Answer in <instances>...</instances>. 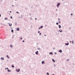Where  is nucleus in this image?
<instances>
[{
    "mask_svg": "<svg viewBox=\"0 0 75 75\" xmlns=\"http://www.w3.org/2000/svg\"><path fill=\"white\" fill-rule=\"evenodd\" d=\"M16 71H17V72H20V69H16Z\"/></svg>",
    "mask_w": 75,
    "mask_h": 75,
    "instance_id": "f257e3e1",
    "label": "nucleus"
},
{
    "mask_svg": "<svg viewBox=\"0 0 75 75\" xmlns=\"http://www.w3.org/2000/svg\"><path fill=\"white\" fill-rule=\"evenodd\" d=\"M42 64H45V62H44V61H42Z\"/></svg>",
    "mask_w": 75,
    "mask_h": 75,
    "instance_id": "f03ea898",
    "label": "nucleus"
},
{
    "mask_svg": "<svg viewBox=\"0 0 75 75\" xmlns=\"http://www.w3.org/2000/svg\"><path fill=\"white\" fill-rule=\"evenodd\" d=\"M9 25H10V27H11V25H12V24H11V25L10 24V23H8Z\"/></svg>",
    "mask_w": 75,
    "mask_h": 75,
    "instance_id": "7ed1b4c3",
    "label": "nucleus"
},
{
    "mask_svg": "<svg viewBox=\"0 0 75 75\" xmlns=\"http://www.w3.org/2000/svg\"><path fill=\"white\" fill-rule=\"evenodd\" d=\"M59 5H60V3H58V4L57 5V7H59Z\"/></svg>",
    "mask_w": 75,
    "mask_h": 75,
    "instance_id": "20e7f679",
    "label": "nucleus"
},
{
    "mask_svg": "<svg viewBox=\"0 0 75 75\" xmlns=\"http://www.w3.org/2000/svg\"><path fill=\"white\" fill-rule=\"evenodd\" d=\"M65 44L66 45H69V43H65Z\"/></svg>",
    "mask_w": 75,
    "mask_h": 75,
    "instance_id": "39448f33",
    "label": "nucleus"
},
{
    "mask_svg": "<svg viewBox=\"0 0 75 75\" xmlns=\"http://www.w3.org/2000/svg\"><path fill=\"white\" fill-rule=\"evenodd\" d=\"M59 52H60V53H61V52H62V50H60L59 51Z\"/></svg>",
    "mask_w": 75,
    "mask_h": 75,
    "instance_id": "423d86ee",
    "label": "nucleus"
},
{
    "mask_svg": "<svg viewBox=\"0 0 75 75\" xmlns=\"http://www.w3.org/2000/svg\"><path fill=\"white\" fill-rule=\"evenodd\" d=\"M17 30V31H19V30H20V29H19V28H17V29H16Z\"/></svg>",
    "mask_w": 75,
    "mask_h": 75,
    "instance_id": "0eeeda50",
    "label": "nucleus"
},
{
    "mask_svg": "<svg viewBox=\"0 0 75 75\" xmlns=\"http://www.w3.org/2000/svg\"><path fill=\"white\" fill-rule=\"evenodd\" d=\"M42 27H43L42 26L41 27H40L39 28V29H40V28H42Z\"/></svg>",
    "mask_w": 75,
    "mask_h": 75,
    "instance_id": "6e6552de",
    "label": "nucleus"
},
{
    "mask_svg": "<svg viewBox=\"0 0 75 75\" xmlns=\"http://www.w3.org/2000/svg\"><path fill=\"white\" fill-rule=\"evenodd\" d=\"M38 51H37L35 52L36 54H38Z\"/></svg>",
    "mask_w": 75,
    "mask_h": 75,
    "instance_id": "1a4fd4ad",
    "label": "nucleus"
},
{
    "mask_svg": "<svg viewBox=\"0 0 75 75\" xmlns=\"http://www.w3.org/2000/svg\"><path fill=\"white\" fill-rule=\"evenodd\" d=\"M49 54H51V55H52V54H53V53H52V52H50Z\"/></svg>",
    "mask_w": 75,
    "mask_h": 75,
    "instance_id": "9d476101",
    "label": "nucleus"
},
{
    "mask_svg": "<svg viewBox=\"0 0 75 75\" xmlns=\"http://www.w3.org/2000/svg\"><path fill=\"white\" fill-rule=\"evenodd\" d=\"M1 59H2V60H4V58H3V57H1Z\"/></svg>",
    "mask_w": 75,
    "mask_h": 75,
    "instance_id": "9b49d317",
    "label": "nucleus"
},
{
    "mask_svg": "<svg viewBox=\"0 0 75 75\" xmlns=\"http://www.w3.org/2000/svg\"><path fill=\"white\" fill-rule=\"evenodd\" d=\"M61 28V25H59V28Z\"/></svg>",
    "mask_w": 75,
    "mask_h": 75,
    "instance_id": "f8f14e48",
    "label": "nucleus"
},
{
    "mask_svg": "<svg viewBox=\"0 0 75 75\" xmlns=\"http://www.w3.org/2000/svg\"><path fill=\"white\" fill-rule=\"evenodd\" d=\"M11 32H12V33H13V32H14V30H11Z\"/></svg>",
    "mask_w": 75,
    "mask_h": 75,
    "instance_id": "ddd939ff",
    "label": "nucleus"
},
{
    "mask_svg": "<svg viewBox=\"0 0 75 75\" xmlns=\"http://www.w3.org/2000/svg\"><path fill=\"white\" fill-rule=\"evenodd\" d=\"M52 61L53 62H55V60H54V59H52Z\"/></svg>",
    "mask_w": 75,
    "mask_h": 75,
    "instance_id": "4468645a",
    "label": "nucleus"
},
{
    "mask_svg": "<svg viewBox=\"0 0 75 75\" xmlns=\"http://www.w3.org/2000/svg\"><path fill=\"white\" fill-rule=\"evenodd\" d=\"M59 31H60V33H61V32H62V30L61 31H60V30H59Z\"/></svg>",
    "mask_w": 75,
    "mask_h": 75,
    "instance_id": "2eb2a0df",
    "label": "nucleus"
},
{
    "mask_svg": "<svg viewBox=\"0 0 75 75\" xmlns=\"http://www.w3.org/2000/svg\"><path fill=\"white\" fill-rule=\"evenodd\" d=\"M12 68H14V66L13 65H12Z\"/></svg>",
    "mask_w": 75,
    "mask_h": 75,
    "instance_id": "dca6fc26",
    "label": "nucleus"
},
{
    "mask_svg": "<svg viewBox=\"0 0 75 75\" xmlns=\"http://www.w3.org/2000/svg\"><path fill=\"white\" fill-rule=\"evenodd\" d=\"M10 47H13V46H12V45H10Z\"/></svg>",
    "mask_w": 75,
    "mask_h": 75,
    "instance_id": "f3484780",
    "label": "nucleus"
},
{
    "mask_svg": "<svg viewBox=\"0 0 75 75\" xmlns=\"http://www.w3.org/2000/svg\"><path fill=\"white\" fill-rule=\"evenodd\" d=\"M8 72H10L11 71H10L9 70V69H8Z\"/></svg>",
    "mask_w": 75,
    "mask_h": 75,
    "instance_id": "a211bd4d",
    "label": "nucleus"
},
{
    "mask_svg": "<svg viewBox=\"0 0 75 75\" xmlns=\"http://www.w3.org/2000/svg\"><path fill=\"white\" fill-rule=\"evenodd\" d=\"M47 75H49V74L48 73V72L47 73Z\"/></svg>",
    "mask_w": 75,
    "mask_h": 75,
    "instance_id": "6ab92c4d",
    "label": "nucleus"
},
{
    "mask_svg": "<svg viewBox=\"0 0 75 75\" xmlns=\"http://www.w3.org/2000/svg\"><path fill=\"white\" fill-rule=\"evenodd\" d=\"M5 20H7V19H8V18H5Z\"/></svg>",
    "mask_w": 75,
    "mask_h": 75,
    "instance_id": "aec40b11",
    "label": "nucleus"
},
{
    "mask_svg": "<svg viewBox=\"0 0 75 75\" xmlns=\"http://www.w3.org/2000/svg\"><path fill=\"white\" fill-rule=\"evenodd\" d=\"M56 24H57V25H58V23H56Z\"/></svg>",
    "mask_w": 75,
    "mask_h": 75,
    "instance_id": "412c9836",
    "label": "nucleus"
},
{
    "mask_svg": "<svg viewBox=\"0 0 75 75\" xmlns=\"http://www.w3.org/2000/svg\"><path fill=\"white\" fill-rule=\"evenodd\" d=\"M41 35V33H40V35Z\"/></svg>",
    "mask_w": 75,
    "mask_h": 75,
    "instance_id": "4be33fe9",
    "label": "nucleus"
},
{
    "mask_svg": "<svg viewBox=\"0 0 75 75\" xmlns=\"http://www.w3.org/2000/svg\"><path fill=\"white\" fill-rule=\"evenodd\" d=\"M72 42L73 44H74V41H72Z\"/></svg>",
    "mask_w": 75,
    "mask_h": 75,
    "instance_id": "5701e85b",
    "label": "nucleus"
},
{
    "mask_svg": "<svg viewBox=\"0 0 75 75\" xmlns=\"http://www.w3.org/2000/svg\"><path fill=\"white\" fill-rule=\"evenodd\" d=\"M71 16H72V15H73V14L72 13H71Z\"/></svg>",
    "mask_w": 75,
    "mask_h": 75,
    "instance_id": "b1692460",
    "label": "nucleus"
},
{
    "mask_svg": "<svg viewBox=\"0 0 75 75\" xmlns=\"http://www.w3.org/2000/svg\"><path fill=\"white\" fill-rule=\"evenodd\" d=\"M23 42H24V40H23Z\"/></svg>",
    "mask_w": 75,
    "mask_h": 75,
    "instance_id": "393cba45",
    "label": "nucleus"
},
{
    "mask_svg": "<svg viewBox=\"0 0 75 75\" xmlns=\"http://www.w3.org/2000/svg\"><path fill=\"white\" fill-rule=\"evenodd\" d=\"M8 57V55L6 56V57Z\"/></svg>",
    "mask_w": 75,
    "mask_h": 75,
    "instance_id": "a878e982",
    "label": "nucleus"
},
{
    "mask_svg": "<svg viewBox=\"0 0 75 75\" xmlns=\"http://www.w3.org/2000/svg\"><path fill=\"white\" fill-rule=\"evenodd\" d=\"M16 13H18V12H16Z\"/></svg>",
    "mask_w": 75,
    "mask_h": 75,
    "instance_id": "bb28decb",
    "label": "nucleus"
},
{
    "mask_svg": "<svg viewBox=\"0 0 75 75\" xmlns=\"http://www.w3.org/2000/svg\"><path fill=\"white\" fill-rule=\"evenodd\" d=\"M58 20H60V19H59V18H58Z\"/></svg>",
    "mask_w": 75,
    "mask_h": 75,
    "instance_id": "cd10ccee",
    "label": "nucleus"
},
{
    "mask_svg": "<svg viewBox=\"0 0 75 75\" xmlns=\"http://www.w3.org/2000/svg\"><path fill=\"white\" fill-rule=\"evenodd\" d=\"M38 33H40V31H38Z\"/></svg>",
    "mask_w": 75,
    "mask_h": 75,
    "instance_id": "c85d7f7f",
    "label": "nucleus"
},
{
    "mask_svg": "<svg viewBox=\"0 0 75 75\" xmlns=\"http://www.w3.org/2000/svg\"><path fill=\"white\" fill-rule=\"evenodd\" d=\"M12 7H14V5H12Z\"/></svg>",
    "mask_w": 75,
    "mask_h": 75,
    "instance_id": "c756f323",
    "label": "nucleus"
},
{
    "mask_svg": "<svg viewBox=\"0 0 75 75\" xmlns=\"http://www.w3.org/2000/svg\"><path fill=\"white\" fill-rule=\"evenodd\" d=\"M11 18H12V17L11 16Z\"/></svg>",
    "mask_w": 75,
    "mask_h": 75,
    "instance_id": "7c9ffc66",
    "label": "nucleus"
},
{
    "mask_svg": "<svg viewBox=\"0 0 75 75\" xmlns=\"http://www.w3.org/2000/svg\"><path fill=\"white\" fill-rule=\"evenodd\" d=\"M21 40H22V38H21Z\"/></svg>",
    "mask_w": 75,
    "mask_h": 75,
    "instance_id": "2f4dec72",
    "label": "nucleus"
},
{
    "mask_svg": "<svg viewBox=\"0 0 75 75\" xmlns=\"http://www.w3.org/2000/svg\"><path fill=\"white\" fill-rule=\"evenodd\" d=\"M7 69L8 70V68H7Z\"/></svg>",
    "mask_w": 75,
    "mask_h": 75,
    "instance_id": "473e14b6",
    "label": "nucleus"
},
{
    "mask_svg": "<svg viewBox=\"0 0 75 75\" xmlns=\"http://www.w3.org/2000/svg\"><path fill=\"white\" fill-rule=\"evenodd\" d=\"M6 69H7V68H5V70H6Z\"/></svg>",
    "mask_w": 75,
    "mask_h": 75,
    "instance_id": "72a5a7b5",
    "label": "nucleus"
},
{
    "mask_svg": "<svg viewBox=\"0 0 75 75\" xmlns=\"http://www.w3.org/2000/svg\"><path fill=\"white\" fill-rule=\"evenodd\" d=\"M1 17V14H0V17Z\"/></svg>",
    "mask_w": 75,
    "mask_h": 75,
    "instance_id": "f704fd0d",
    "label": "nucleus"
},
{
    "mask_svg": "<svg viewBox=\"0 0 75 75\" xmlns=\"http://www.w3.org/2000/svg\"><path fill=\"white\" fill-rule=\"evenodd\" d=\"M7 58H9V57H8Z\"/></svg>",
    "mask_w": 75,
    "mask_h": 75,
    "instance_id": "c9c22d12",
    "label": "nucleus"
},
{
    "mask_svg": "<svg viewBox=\"0 0 75 75\" xmlns=\"http://www.w3.org/2000/svg\"><path fill=\"white\" fill-rule=\"evenodd\" d=\"M10 13H11V11H10Z\"/></svg>",
    "mask_w": 75,
    "mask_h": 75,
    "instance_id": "e433bc0d",
    "label": "nucleus"
},
{
    "mask_svg": "<svg viewBox=\"0 0 75 75\" xmlns=\"http://www.w3.org/2000/svg\"><path fill=\"white\" fill-rule=\"evenodd\" d=\"M35 20H37V18H35Z\"/></svg>",
    "mask_w": 75,
    "mask_h": 75,
    "instance_id": "4c0bfd02",
    "label": "nucleus"
},
{
    "mask_svg": "<svg viewBox=\"0 0 75 75\" xmlns=\"http://www.w3.org/2000/svg\"><path fill=\"white\" fill-rule=\"evenodd\" d=\"M45 36H46V35H45Z\"/></svg>",
    "mask_w": 75,
    "mask_h": 75,
    "instance_id": "58836bf2",
    "label": "nucleus"
},
{
    "mask_svg": "<svg viewBox=\"0 0 75 75\" xmlns=\"http://www.w3.org/2000/svg\"><path fill=\"white\" fill-rule=\"evenodd\" d=\"M67 61H69V60H68V59H67Z\"/></svg>",
    "mask_w": 75,
    "mask_h": 75,
    "instance_id": "ea45409f",
    "label": "nucleus"
},
{
    "mask_svg": "<svg viewBox=\"0 0 75 75\" xmlns=\"http://www.w3.org/2000/svg\"><path fill=\"white\" fill-rule=\"evenodd\" d=\"M63 0H62V1H63Z\"/></svg>",
    "mask_w": 75,
    "mask_h": 75,
    "instance_id": "a19ab883",
    "label": "nucleus"
},
{
    "mask_svg": "<svg viewBox=\"0 0 75 75\" xmlns=\"http://www.w3.org/2000/svg\"><path fill=\"white\" fill-rule=\"evenodd\" d=\"M57 10H56V11H57Z\"/></svg>",
    "mask_w": 75,
    "mask_h": 75,
    "instance_id": "79ce46f5",
    "label": "nucleus"
}]
</instances>
